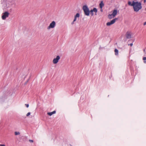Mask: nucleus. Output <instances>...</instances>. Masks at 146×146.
I'll use <instances>...</instances> for the list:
<instances>
[{"label":"nucleus","instance_id":"3","mask_svg":"<svg viewBox=\"0 0 146 146\" xmlns=\"http://www.w3.org/2000/svg\"><path fill=\"white\" fill-rule=\"evenodd\" d=\"M9 13L7 12H5L3 14L2 18L3 20H5L6 18L8 17Z\"/></svg>","mask_w":146,"mask_h":146},{"label":"nucleus","instance_id":"16","mask_svg":"<svg viewBox=\"0 0 146 146\" xmlns=\"http://www.w3.org/2000/svg\"><path fill=\"white\" fill-rule=\"evenodd\" d=\"M143 60H144V63H146V61L145 60H146V57H144L143 58Z\"/></svg>","mask_w":146,"mask_h":146},{"label":"nucleus","instance_id":"23","mask_svg":"<svg viewBox=\"0 0 146 146\" xmlns=\"http://www.w3.org/2000/svg\"><path fill=\"white\" fill-rule=\"evenodd\" d=\"M133 43H131L128 44L129 45H130V46H133Z\"/></svg>","mask_w":146,"mask_h":146},{"label":"nucleus","instance_id":"24","mask_svg":"<svg viewBox=\"0 0 146 146\" xmlns=\"http://www.w3.org/2000/svg\"><path fill=\"white\" fill-rule=\"evenodd\" d=\"M143 25L144 26L146 25V21L143 23Z\"/></svg>","mask_w":146,"mask_h":146},{"label":"nucleus","instance_id":"9","mask_svg":"<svg viewBox=\"0 0 146 146\" xmlns=\"http://www.w3.org/2000/svg\"><path fill=\"white\" fill-rule=\"evenodd\" d=\"M117 10L116 9H114L113 10V13L112 14V15H113V17H115V16L116 15L117 13Z\"/></svg>","mask_w":146,"mask_h":146},{"label":"nucleus","instance_id":"28","mask_svg":"<svg viewBox=\"0 0 146 146\" xmlns=\"http://www.w3.org/2000/svg\"><path fill=\"white\" fill-rule=\"evenodd\" d=\"M101 11L102 12V9H101Z\"/></svg>","mask_w":146,"mask_h":146},{"label":"nucleus","instance_id":"4","mask_svg":"<svg viewBox=\"0 0 146 146\" xmlns=\"http://www.w3.org/2000/svg\"><path fill=\"white\" fill-rule=\"evenodd\" d=\"M56 25V23L54 21H52L50 24L49 26L47 27L48 29H49L51 28H53Z\"/></svg>","mask_w":146,"mask_h":146},{"label":"nucleus","instance_id":"22","mask_svg":"<svg viewBox=\"0 0 146 146\" xmlns=\"http://www.w3.org/2000/svg\"><path fill=\"white\" fill-rule=\"evenodd\" d=\"M76 17L75 18V17H74V22H75L76 21Z\"/></svg>","mask_w":146,"mask_h":146},{"label":"nucleus","instance_id":"17","mask_svg":"<svg viewBox=\"0 0 146 146\" xmlns=\"http://www.w3.org/2000/svg\"><path fill=\"white\" fill-rule=\"evenodd\" d=\"M20 133L19 132H15V135H17L20 134Z\"/></svg>","mask_w":146,"mask_h":146},{"label":"nucleus","instance_id":"19","mask_svg":"<svg viewBox=\"0 0 146 146\" xmlns=\"http://www.w3.org/2000/svg\"><path fill=\"white\" fill-rule=\"evenodd\" d=\"M31 114V113L30 112H28L27 114V116H29Z\"/></svg>","mask_w":146,"mask_h":146},{"label":"nucleus","instance_id":"10","mask_svg":"<svg viewBox=\"0 0 146 146\" xmlns=\"http://www.w3.org/2000/svg\"><path fill=\"white\" fill-rule=\"evenodd\" d=\"M104 6V4L103 3V1H101L100 2V4H99V6H100V8L101 9H102L103 7V6Z\"/></svg>","mask_w":146,"mask_h":146},{"label":"nucleus","instance_id":"15","mask_svg":"<svg viewBox=\"0 0 146 146\" xmlns=\"http://www.w3.org/2000/svg\"><path fill=\"white\" fill-rule=\"evenodd\" d=\"M80 17V14L79 13H77L76 14V15L74 16L75 18H77V17Z\"/></svg>","mask_w":146,"mask_h":146},{"label":"nucleus","instance_id":"11","mask_svg":"<svg viewBox=\"0 0 146 146\" xmlns=\"http://www.w3.org/2000/svg\"><path fill=\"white\" fill-rule=\"evenodd\" d=\"M135 2L133 1L132 2V3H131V1H129L128 2V4L129 5L133 6L135 4Z\"/></svg>","mask_w":146,"mask_h":146},{"label":"nucleus","instance_id":"6","mask_svg":"<svg viewBox=\"0 0 146 146\" xmlns=\"http://www.w3.org/2000/svg\"><path fill=\"white\" fill-rule=\"evenodd\" d=\"M60 57L59 56H56V58H54L53 60V63L54 64H56L58 63L59 60L60 59Z\"/></svg>","mask_w":146,"mask_h":146},{"label":"nucleus","instance_id":"13","mask_svg":"<svg viewBox=\"0 0 146 146\" xmlns=\"http://www.w3.org/2000/svg\"><path fill=\"white\" fill-rule=\"evenodd\" d=\"M113 17V15L112 14H109L108 15V18L110 19H111L112 18L114 17Z\"/></svg>","mask_w":146,"mask_h":146},{"label":"nucleus","instance_id":"25","mask_svg":"<svg viewBox=\"0 0 146 146\" xmlns=\"http://www.w3.org/2000/svg\"><path fill=\"white\" fill-rule=\"evenodd\" d=\"M144 1V3H145L146 2V0H143Z\"/></svg>","mask_w":146,"mask_h":146},{"label":"nucleus","instance_id":"2","mask_svg":"<svg viewBox=\"0 0 146 146\" xmlns=\"http://www.w3.org/2000/svg\"><path fill=\"white\" fill-rule=\"evenodd\" d=\"M82 9L84 11V14L86 16H89L90 13V11L89 8L86 5L83 6Z\"/></svg>","mask_w":146,"mask_h":146},{"label":"nucleus","instance_id":"21","mask_svg":"<svg viewBox=\"0 0 146 146\" xmlns=\"http://www.w3.org/2000/svg\"><path fill=\"white\" fill-rule=\"evenodd\" d=\"M25 105L26 106L27 108H28L29 106V104H25Z\"/></svg>","mask_w":146,"mask_h":146},{"label":"nucleus","instance_id":"8","mask_svg":"<svg viewBox=\"0 0 146 146\" xmlns=\"http://www.w3.org/2000/svg\"><path fill=\"white\" fill-rule=\"evenodd\" d=\"M90 11V14L92 16H93L94 15V13H93V12H94L95 13H97V9L96 8H94L92 10H91Z\"/></svg>","mask_w":146,"mask_h":146},{"label":"nucleus","instance_id":"26","mask_svg":"<svg viewBox=\"0 0 146 146\" xmlns=\"http://www.w3.org/2000/svg\"><path fill=\"white\" fill-rule=\"evenodd\" d=\"M0 146H5V145H0Z\"/></svg>","mask_w":146,"mask_h":146},{"label":"nucleus","instance_id":"20","mask_svg":"<svg viewBox=\"0 0 146 146\" xmlns=\"http://www.w3.org/2000/svg\"><path fill=\"white\" fill-rule=\"evenodd\" d=\"M29 141L30 142H31V143H33V140H30H30H29Z\"/></svg>","mask_w":146,"mask_h":146},{"label":"nucleus","instance_id":"18","mask_svg":"<svg viewBox=\"0 0 146 146\" xmlns=\"http://www.w3.org/2000/svg\"><path fill=\"white\" fill-rule=\"evenodd\" d=\"M144 52L145 54V55H146V48L144 49Z\"/></svg>","mask_w":146,"mask_h":146},{"label":"nucleus","instance_id":"5","mask_svg":"<svg viewBox=\"0 0 146 146\" xmlns=\"http://www.w3.org/2000/svg\"><path fill=\"white\" fill-rule=\"evenodd\" d=\"M118 19L117 18H115L111 20L110 22H108L106 23L107 26H110L113 24H114L116 21Z\"/></svg>","mask_w":146,"mask_h":146},{"label":"nucleus","instance_id":"1","mask_svg":"<svg viewBox=\"0 0 146 146\" xmlns=\"http://www.w3.org/2000/svg\"><path fill=\"white\" fill-rule=\"evenodd\" d=\"M133 9L135 11L137 12L142 8L141 3L140 2H135V4L133 6Z\"/></svg>","mask_w":146,"mask_h":146},{"label":"nucleus","instance_id":"27","mask_svg":"<svg viewBox=\"0 0 146 146\" xmlns=\"http://www.w3.org/2000/svg\"><path fill=\"white\" fill-rule=\"evenodd\" d=\"M74 21H73L72 22V25L74 23Z\"/></svg>","mask_w":146,"mask_h":146},{"label":"nucleus","instance_id":"14","mask_svg":"<svg viewBox=\"0 0 146 146\" xmlns=\"http://www.w3.org/2000/svg\"><path fill=\"white\" fill-rule=\"evenodd\" d=\"M115 52V54L116 55H117L118 54V50L117 49H115L114 50Z\"/></svg>","mask_w":146,"mask_h":146},{"label":"nucleus","instance_id":"7","mask_svg":"<svg viewBox=\"0 0 146 146\" xmlns=\"http://www.w3.org/2000/svg\"><path fill=\"white\" fill-rule=\"evenodd\" d=\"M126 38L127 39H129L131 38V35L130 32L127 31L125 34Z\"/></svg>","mask_w":146,"mask_h":146},{"label":"nucleus","instance_id":"12","mask_svg":"<svg viewBox=\"0 0 146 146\" xmlns=\"http://www.w3.org/2000/svg\"><path fill=\"white\" fill-rule=\"evenodd\" d=\"M56 113V111H54L52 112L48 113L47 114L50 116H51L52 114L55 113Z\"/></svg>","mask_w":146,"mask_h":146}]
</instances>
